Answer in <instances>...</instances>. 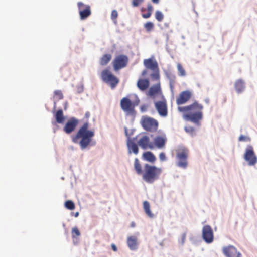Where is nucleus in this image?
Segmentation results:
<instances>
[{"mask_svg":"<svg viewBox=\"0 0 257 257\" xmlns=\"http://www.w3.org/2000/svg\"><path fill=\"white\" fill-rule=\"evenodd\" d=\"M143 2L144 0H132V6L134 7H138Z\"/></svg>","mask_w":257,"mask_h":257,"instance_id":"obj_37","label":"nucleus"},{"mask_svg":"<svg viewBox=\"0 0 257 257\" xmlns=\"http://www.w3.org/2000/svg\"><path fill=\"white\" fill-rule=\"evenodd\" d=\"M144 28L147 31H151L154 28V24L151 22H148L144 25Z\"/></svg>","mask_w":257,"mask_h":257,"instance_id":"obj_34","label":"nucleus"},{"mask_svg":"<svg viewBox=\"0 0 257 257\" xmlns=\"http://www.w3.org/2000/svg\"><path fill=\"white\" fill-rule=\"evenodd\" d=\"M89 123H84L75 135L71 136L74 143L79 144L81 149L86 148L90 144L95 133L93 130H89Z\"/></svg>","mask_w":257,"mask_h":257,"instance_id":"obj_2","label":"nucleus"},{"mask_svg":"<svg viewBox=\"0 0 257 257\" xmlns=\"http://www.w3.org/2000/svg\"><path fill=\"white\" fill-rule=\"evenodd\" d=\"M118 17V13L116 10H114L112 11L111 18L113 20H115Z\"/></svg>","mask_w":257,"mask_h":257,"instance_id":"obj_39","label":"nucleus"},{"mask_svg":"<svg viewBox=\"0 0 257 257\" xmlns=\"http://www.w3.org/2000/svg\"><path fill=\"white\" fill-rule=\"evenodd\" d=\"M145 9H142V11L143 12L144 11H145Z\"/></svg>","mask_w":257,"mask_h":257,"instance_id":"obj_51","label":"nucleus"},{"mask_svg":"<svg viewBox=\"0 0 257 257\" xmlns=\"http://www.w3.org/2000/svg\"><path fill=\"white\" fill-rule=\"evenodd\" d=\"M90 116V113L89 112H87L86 113H85V117L86 118H88Z\"/></svg>","mask_w":257,"mask_h":257,"instance_id":"obj_47","label":"nucleus"},{"mask_svg":"<svg viewBox=\"0 0 257 257\" xmlns=\"http://www.w3.org/2000/svg\"><path fill=\"white\" fill-rule=\"evenodd\" d=\"M186 234L185 233H184L182 235V241L183 243L184 242V241L186 238Z\"/></svg>","mask_w":257,"mask_h":257,"instance_id":"obj_44","label":"nucleus"},{"mask_svg":"<svg viewBox=\"0 0 257 257\" xmlns=\"http://www.w3.org/2000/svg\"><path fill=\"white\" fill-rule=\"evenodd\" d=\"M128 63V58L125 55H119L116 56L112 62L113 69L117 71L125 67Z\"/></svg>","mask_w":257,"mask_h":257,"instance_id":"obj_7","label":"nucleus"},{"mask_svg":"<svg viewBox=\"0 0 257 257\" xmlns=\"http://www.w3.org/2000/svg\"><path fill=\"white\" fill-rule=\"evenodd\" d=\"M127 244L131 250H135L138 248L137 238L135 236H131L127 238Z\"/></svg>","mask_w":257,"mask_h":257,"instance_id":"obj_18","label":"nucleus"},{"mask_svg":"<svg viewBox=\"0 0 257 257\" xmlns=\"http://www.w3.org/2000/svg\"><path fill=\"white\" fill-rule=\"evenodd\" d=\"M244 159L249 166H253L257 162V157L255 155L252 146H247L244 154Z\"/></svg>","mask_w":257,"mask_h":257,"instance_id":"obj_9","label":"nucleus"},{"mask_svg":"<svg viewBox=\"0 0 257 257\" xmlns=\"http://www.w3.org/2000/svg\"><path fill=\"white\" fill-rule=\"evenodd\" d=\"M147 74V70H144L142 72V76H144Z\"/></svg>","mask_w":257,"mask_h":257,"instance_id":"obj_45","label":"nucleus"},{"mask_svg":"<svg viewBox=\"0 0 257 257\" xmlns=\"http://www.w3.org/2000/svg\"><path fill=\"white\" fill-rule=\"evenodd\" d=\"M112 55L110 54H105L99 59V64L101 66H106L110 61Z\"/></svg>","mask_w":257,"mask_h":257,"instance_id":"obj_23","label":"nucleus"},{"mask_svg":"<svg viewBox=\"0 0 257 257\" xmlns=\"http://www.w3.org/2000/svg\"><path fill=\"white\" fill-rule=\"evenodd\" d=\"M137 143L138 145L143 149H153L154 148L153 143L150 142L149 137L146 135H143L140 137Z\"/></svg>","mask_w":257,"mask_h":257,"instance_id":"obj_16","label":"nucleus"},{"mask_svg":"<svg viewBox=\"0 0 257 257\" xmlns=\"http://www.w3.org/2000/svg\"><path fill=\"white\" fill-rule=\"evenodd\" d=\"M202 238L207 243H211L214 240V234L211 227L205 225L202 228Z\"/></svg>","mask_w":257,"mask_h":257,"instance_id":"obj_10","label":"nucleus"},{"mask_svg":"<svg viewBox=\"0 0 257 257\" xmlns=\"http://www.w3.org/2000/svg\"><path fill=\"white\" fill-rule=\"evenodd\" d=\"M155 106L161 116H167L168 114V110L167 103L165 100L156 102L155 103Z\"/></svg>","mask_w":257,"mask_h":257,"instance_id":"obj_12","label":"nucleus"},{"mask_svg":"<svg viewBox=\"0 0 257 257\" xmlns=\"http://www.w3.org/2000/svg\"><path fill=\"white\" fill-rule=\"evenodd\" d=\"M177 69L179 73V75L181 76H184L186 75V72L183 67L179 63L177 64Z\"/></svg>","mask_w":257,"mask_h":257,"instance_id":"obj_35","label":"nucleus"},{"mask_svg":"<svg viewBox=\"0 0 257 257\" xmlns=\"http://www.w3.org/2000/svg\"><path fill=\"white\" fill-rule=\"evenodd\" d=\"M141 124L145 130L150 132L156 131L158 126L157 121L149 117H143L141 120Z\"/></svg>","mask_w":257,"mask_h":257,"instance_id":"obj_8","label":"nucleus"},{"mask_svg":"<svg viewBox=\"0 0 257 257\" xmlns=\"http://www.w3.org/2000/svg\"><path fill=\"white\" fill-rule=\"evenodd\" d=\"M162 169L155 166L145 164L143 167L142 179L147 183L152 184L159 179Z\"/></svg>","mask_w":257,"mask_h":257,"instance_id":"obj_3","label":"nucleus"},{"mask_svg":"<svg viewBox=\"0 0 257 257\" xmlns=\"http://www.w3.org/2000/svg\"><path fill=\"white\" fill-rule=\"evenodd\" d=\"M54 97L58 100H61L63 98V95L61 90H57L54 92Z\"/></svg>","mask_w":257,"mask_h":257,"instance_id":"obj_30","label":"nucleus"},{"mask_svg":"<svg viewBox=\"0 0 257 257\" xmlns=\"http://www.w3.org/2000/svg\"><path fill=\"white\" fill-rule=\"evenodd\" d=\"M139 102L138 99L132 101L128 98L123 97L120 100V107L126 115L134 116L136 114L135 107L138 105Z\"/></svg>","mask_w":257,"mask_h":257,"instance_id":"obj_4","label":"nucleus"},{"mask_svg":"<svg viewBox=\"0 0 257 257\" xmlns=\"http://www.w3.org/2000/svg\"><path fill=\"white\" fill-rule=\"evenodd\" d=\"M170 88H171V90L173 91V89H174V86L171 83H170Z\"/></svg>","mask_w":257,"mask_h":257,"instance_id":"obj_49","label":"nucleus"},{"mask_svg":"<svg viewBox=\"0 0 257 257\" xmlns=\"http://www.w3.org/2000/svg\"><path fill=\"white\" fill-rule=\"evenodd\" d=\"M55 117L56 118V120L58 123H63L65 118L63 115V112L62 109L58 110L55 115Z\"/></svg>","mask_w":257,"mask_h":257,"instance_id":"obj_27","label":"nucleus"},{"mask_svg":"<svg viewBox=\"0 0 257 257\" xmlns=\"http://www.w3.org/2000/svg\"><path fill=\"white\" fill-rule=\"evenodd\" d=\"M77 6L81 20H84L90 16L91 11L90 6L81 2L77 3Z\"/></svg>","mask_w":257,"mask_h":257,"instance_id":"obj_11","label":"nucleus"},{"mask_svg":"<svg viewBox=\"0 0 257 257\" xmlns=\"http://www.w3.org/2000/svg\"><path fill=\"white\" fill-rule=\"evenodd\" d=\"M222 252L226 257H240L241 253L233 245H228L222 248Z\"/></svg>","mask_w":257,"mask_h":257,"instance_id":"obj_14","label":"nucleus"},{"mask_svg":"<svg viewBox=\"0 0 257 257\" xmlns=\"http://www.w3.org/2000/svg\"><path fill=\"white\" fill-rule=\"evenodd\" d=\"M192 96V94L189 90L182 91L176 98V104L180 105L187 103Z\"/></svg>","mask_w":257,"mask_h":257,"instance_id":"obj_13","label":"nucleus"},{"mask_svg":"<svg viewBox=\"0 0 257 257\" xmlns=\"http://www.w3.org/2000/svg\"><path fill=\"white\" fill-rule=\"evenodd\" d=\"M81 233L78 228L77 227H75L72 229V236L73 238H76L77 236H80Z\"/></svg>","mask_w":257,"mask_h":257,"instance_id":"obj_32","label":"nucleus"},{"mask_svg":"<svg viewBox=\"0 0 257 257\" xmlns=\"http://www.w3.org/2000/svg\"><path fill=\"white\" fill-rule=\"evenodd\" d=\"M152 15V13H150V12H148L147 11V12L146 13H144L142 14V17L144 18H148L149 17H151Z\"/></svg>","mask_w":257,"mask_h":257,"instance_id":"obj_41","label":"nucleus"},{"mask_svg":"<svg viewBox=\"0 0 257 257\" xmlns=\"http://www.w3.org/2000/svg\"><path fill=\"white\" fill-rule=\"evenodd\" d=\"M238 140L239 141H244V142L250 141V138H249L248 137H247V136H243V135H240L239 137Z\"/></svg>","mask_w":257,"mask_h":257,"instance_id":"obj_38","label":"nucleus"},{"mask_svg":"<svg viewBox=\"0 0 257 257\" xmlns=\"http://www.w3.org/2000/svg\"><path fill=\"white\" fill-rule=\"evenodd\" d=\"M149 81L148 79H139L137 85L138 88L142 91L146 90L149 86Z\"/></svg>","mask_w":257,"mask_h":257,"instance_id":"obj_21","label":"nucleus"},{"mask_svg":"<svg viewBox=\"0 0 257 257\" xmlns=\"http://www.w3.org/2000/svg\"><path fill=\"white\" fill-rule=\"evenodd\" d=\"M166 142V138L165 136H158L154 139V143L158 148H162L165 146Z\"/></svg>","mask_w":257,"mask_h":257,"instance_id":"obj_19","label":"nucleus"},{"mask_svg":"<svg viewBox=\"0 0 257 257\" xmlns=\"http://www.w3.org/2000/svg\"><path fill=\"white\" fill-rule=\"evenodd\" d=\"M143 208L146 214L150 217H152L153 214L150 209V205L147 201H144L143 202Z\"/></svg>","mask_w":257,"mask_h":257,"instance_id":"obj_28","label":"nucleus"},{"mask_svg":"<svg viewBox=\"0 0 257 257\" xmlns=\"http://www.w3.org/2000/svg\"><path fill=\"white\" fill-rule=\"evenodd\" d=\"M175 151L177 158L179 160L177 164V166L182 168H186L188 165V149L184 146H179L176 148Z\"/></svg>","mask_w":257,"mask_h":257,"instance_id":"obj_6","label":"nucleus"},{"mask_svg":"<svg viewBox=\"0 0 257 257\" xmlns=\"http://www.w3.org/2000/svg\"><path fill=\"white\" fill-rule=\"evenodd\" d=\"M159 158L161 161H164L166 160L165 154L163 152H161L159 154Z\"/></svg>","mask_w":257,"mask_h":257,"instance_id":"obj_40","label":"nucleus"},{"mask_svg":"<svg viewBox=\"0 0 257 257\" xmlns=\"http://www.w3.org/2000/svg\"><path fill=\"white\" fill-rule=\"evenodd\" d=\"M79 212H76V213H75L74 216H75V217H77L79 216Z\"/></svg>","mask_w":257,"mask_h":257,"instance_id":"obj_50","label":"nucleus"},{"mask_svg":"<svg viewBox=\"0 0 257 257\" xmlns=\"http://www.w3.org/2000/svg\"><path fill=\"white\" fill-rule=\"evenodd\" d=\"M153 6L151 5V4H148V5H147V11L148 12H150V13H152V11H153Z\"/></svg>","mask_w":257,"mask_h":257,"instance_id":"obj_42","label":"nucleus"},{"mask_svg":"<svg viewBox=\"0 0 257 257\" xmlns=\"http://www.w3.org/2000/svg\"><path fill=\"white\" fill-rule=\"evenodd\" d=\"M154 73H153L151 76L153 79H154L157 80H159L160 76H159V69L158 70H154L153 71Z\"/></svg>","mask_w":257,"mask_h":257,"instance_id":"obj_36","label":"nucleus"},{"mask_svg":"<svg viewBox=\"0 0 257 257\" xmlns=\"http://www.w3.org/2000/svg\"><path fill=\"white\" fill-rule=\"evenodd\" d=\"M203 106L195 101L186 106H178V110L183 114V118L200 125V121L203 119Z\"/></svg>","mask_w":257,"mask_h":257,"instance_id":"obj_1","label":"nucleus"},{"mask_svg":"<svg viewBox=\"0 0 257 257\" xmlns=\"http://www.w3.org/2000/svg\"><path fill=\"white\" fill-rule=\"evenodd\" d=\"M134 169L138 175H142L143 173V170L142 169V166L138 158H135L134 164Z\"/></svg>","mask_w":257,"mask_h":257,"instance_id":"obj_26","label":"nucleus"},{"mask_svg":"<svg viewBox=\"0 0 257 257\" xmlns=\"http://www.w3.org/2000/svg\"><path fill=\"white\" fill-rule=\"evenodd\" d=\"M100 76L102 80L108 84L112 89H114L119 83V79L112 73L108 68L101 71Z\"/></svg>","mask_w":257,"mask_h":257,"instance_id":"obj_5","label":"nucleus"},{"mask_svg":"<svg viewBox=\"0 0 257 257\" xmlns=\"http://www.w3.org/2000/svg\"><path fill=\"white\" fill-rule=\"evenodd\" d=\"M161 92L160 83L158 82L157 84L151 86L148 91L149 95L153 96L157 94H160Z\"/></svg>","mask_w":257,"mask_h":257,"instance_id":"obj_20","label":"nucleus"},{"mask_svg":"<svg viewBox=\"0 0 257 257\" xmlns=\"http://www.w3.org/2000/svg\"><path fill=\"white\" fill-rule=\"evenodd\" d=\"M136 226V224L134 222H132L130 225V226L132 228L135 227Z\"/></svg>","mask_w":257,"mask_h":257,"instance_id":"obj_46","label":"nucleus"},{"mask_svg":"<svg viewBox=\"0 0 257 257\" xmlns=\"http://www.w3.org/2000/svg\"><path fill=\"white\" fill-rule=\"evenodd\" d=\"M65 207L70 210H74L75 207L74 203L71 200H67L65 203Z\"/></svg>","mask_w":257,"mask_h":257,"instance_id":"obj_29","label":"nucleus"},{"mask_svg":"<svg viewBox=\"0 0 257 257\" xmlns=\"http://www.w3.org/2000/svg\"><path fill=\"white\" fill-rule=\"evenodd\" d=\"M244 82L241 79L237 80L235 83V88L238 93H241L244 89Z\"/></svg>","mask_w":257,"mask_h":257,"instance_id":"obj_25","label":"nucleus"},{"mask_svg":"<svg viewBox=\"0 0 257 257\" xmlns=\"http://www.w3.org/2000/svg\"><path fill=\"white\" fill-rule=\"evenodd\" d=\"M155 18L158 22H161L164 19V15L160 11H156L155 12Z\"/></svg>","mask_w":257,"mask_h":257,"instance_id":"obj_31","label":"nucleus"},{"mask_svg":"<svg viewBox=\"0 0 257 257\" xmlns=\"http://www.w3.org/2000/svg\"><path fill=\"white\" fill-rule=\"evenodd\" d=\"M152 2L155 4H158L159 3V0H152Z\"/></svg>","mask_w":257,"mask_h":257,"instance_id":"obj_48","label":"nucleus"},{"mask_svg":"<svg viewBox=\"0 0 257 257\" xmlns=\"http://www.w3.org/2000/svg\"><path fill=\"white\" fill-rule=\"evenodd\" d=\"M185 131L191 135H194L195 134V130L194 127L191 126H185L184 128Z\"/></svg>","mask_w":257,"mask_h":257,"instance_id":"obj_33","label":"nucleus"},{"mask_svg":"<svg viewBox=\"0 0 257 257\" xmlns=\"http://www.w3.org/2000/svg\"><path fill=\"white\" fill-rule=\"evenodd\" d=\"M111 246V248H112V250L114 251H117V247H116V246L114 244H112Z\"/></svg>","mask_w":257,"mask_h":257,"instance_id":"obj_43","label":"nucleus"},{"mask_svg":"<svg viewBox=\"0 0 257 257\" xmlns=\"http://www.w3.org/2000/svg\"><path fill=\"white\" fill-rule=\"evenodd\" d=\"M144 65L146 68L152 71L158 70L159 67L157 61L151 58L146 59L144 60Z\"/></svg>","mask_w":257,"mask_h":257,"instance_id":"obj_17","label":"nucleus"},{"mask_svg":"<svg viewBox=\"0 0 257 257\" xmlns=\"http://www.w3.org/2000/svg\"><path fill=\"white\" fill-rule=\"evenodd\" d=\"M79 123V120L75 118H71L65 124L63 131L67 134L73 132Z\"/></svg>","mask_w":257,"mask_h":257,"instance_id":"obj_15","label":"nucleus"},{"mask_svg":"<svg viewBox=\"0 0 257 257\" xmlns=\"http://www.w3.org/2000/svg\"><path fill=\"white\" fill-rule=\"evenodd\" d=\"M143 159L151 163H154L156 158L153 153L150 151L145 152L143 154Z\"/></svg>","mask_w":257,"mask_h":257,"instance_id":"obj_24","label":"nucleus"},{"mask_svg":"<svg viewBox=\"0 0 257 257\" xmlns=\"http://www.w3.org/2000/svg\"><path fill=\"white\" fill-rule=\"evenodd\" d=\"M127 146L130 153L133 152L135 154H137L139 149L137 145L134 143L132 140L128 139L127 142Z\"/></svg>","mask_w":257,"mask_h":257,"instance_id":"obj_22","label":"nucleus"}]
</instances>
